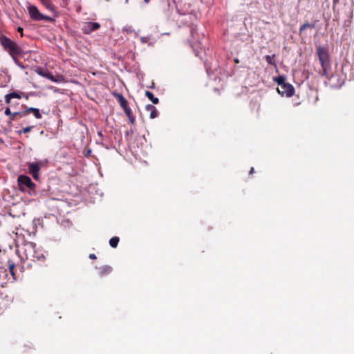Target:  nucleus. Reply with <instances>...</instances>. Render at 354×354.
<instances>
[{
	"label": "nucleus",
	"mask_w": 354,
	"mask_h": 354,
	"mask_svg": "<svg viewBox=\"0 0 354 354\" xmlns=\"http://www.w3.org/2000/svg\"><path fill=\"white\" fill-rule=\"evenodd\" d=\"M316 53L322 68V72L320 73L323 76H327L328 71L330 68V60L328 50L326 48L319 46L316 48Z\"/></svg>",
	"instance_id": "f257e3e1"
},
{
	"label": "nucleus",
	"mask_w": 354,
	"mask_h": 354,
	"mask_svg": "<svg viewBox=\"0 0 354 354\" xmlns=\"http://www.w3.org/2000/svg\"><path fill=\"white\" fill-rule=\"evenodd\" d=\"M0 44L12 57L22 53V49L15 41L3 35L0 36Z\"/></svg>",
	"instance_id": "f03ea898"
},
{
	"label": "nucleus",
	"mask_w": 354,
	"mask_h": 354,
	"mask_svg": "<svg viewBox=\"0 0 354 354\" xmlns=\"http://www.w3.org/2000/svg\"><path fill=\"white\" fill-rule=\"evenodd\" d=\"M23 95L17 91H12L4 96L5 103L8 105L6 108H9L10 111L21 110L26 107L23 104H20L17 100H20L21 96Z\"/></svg>",
	"instance_id": "7ed1b4c3"
},
{
	"label": "nucleus",
	"mask_w": 354,
	"mask_h": 354,
	"mask_svg": "<svg viewBox=\"0 0 354 354\" xmlns=\"http://www.w3.org/2000/svg\"><path fill=\"white\" fill-rule=\"evenodd\" d=\"M19 189L24 192H30L35 190V184L30 178L26 175H20L17 178Z\"/></svg>",
	"instance_id": "20e7f679"
},
{
	"label": "nucleus",
	"mask_w": 354,
	"mask_h": 354,
	"mask_svg": "<svg viewBox=\"0 0 354 354\" xmlns=\"http://www.w3.org/2000/svg\"><path fill=\"white\" fill-rule=\"evenodd\" d=\"M27 10L28 12V14L30 15V17L33 21H49V22H53L55 21V19L50 17L46 16L41 13L38 8L34 6V5H29L27 7Z\"/></svg>",
	"instance_id": "39448f33"
},
{
	"label": "nucleus",
	"mask_w": 354,
	"mask_h": 354,
	"mask_svg": "<svg viewBox=\"0 0 354 354\" xmlns=\"http://www.w3.org/2000/svg\"><path fill=\"white\" fill-rule=\"evenodd\" d=\"M36 246V244L33 242L26 241L24 243L23 251L27 259L35 261Z\"/></svg>",
	"instance_id": "423d86ee"
},
{
	"label": "nucleus",
	"mask_w": 354,
	"mask_h": 354,
	"mask_svg": "<svg viewBox=\"0 0 354 354\" xmlns=\"http://www.w3.org/2000/svg\"><path fill=\"white\" fill-rule=\"evenodd\" d=\"M35 72L40 76L41 77H46L50 80H51L52 82H57V83H59V82H61L63 81L64 78H63V76L62 75H58L57 76H53V74L49 72L48 70L44 68H41V67H38L36 70H35Z\"/></svg>",
	"instance_id": "0eeeda50"
},
{
	"label": "nucleus",
	"mask_w": 354,
	"mask_h": 354,
	"mask_svg": "<svg viewBox=\"0 0 354 354\" xmlns=\"http://www.w3.org/2000/svg\"><path fill=\"white\" fill-rule=\"evenodd\" d=\"M100 23L88 21L82 24L81 30L84 34L90 35L91 32L100 29Z\"/></svg>",
	"instance_id": "6e6552de"
},
{
	"label": "nucleus",
	"mask_w": 354,
	"mask_h": 354,
	"mask_svg": "<svg viewBox=\"0 0 354 354\" xmlns=\"http://www.w3.org/2000/svg\"><path fill=\"white\" fill-rule=\"evenodd\" d=\"M278 93L282 96L292 97L295 93V88L289 83L286 82L277 88Z\"/></svg>",
	"instance_id": "1a4fd4ad"
},
{
	"label": "nucleus",
	"mask_w": 354,
	"mask_h": 354,
	"mask_svg": "<svg viewBox=\"0 0 354 354\" xmlns=\"http://www.w3.org/2000/svg\"><path fill=\"white\" fill-rule=\"evenodd\" d=\"M4 114L9 117L10 121H15L17 120L18 117L23 118L25 116L24 111L13 110V111H12L9 110V108H6Z\"/></svg>",
	"instance_id": "9d476101"
},
{
	"label": "nucleus",
	"mask_w": 354,
	"mask_h": 354,
	"mask_svg": "<svg viewBox=\"0 0 354 354\" xmlns=\"http://www.w3.org/2000/svg\"><path fill=\"white\" fill-rule=\"evenodd\" d=\"M29 173L32 175L34 179H39V172L40 170V164L39 162H30L28 163Z\"/></svg>",
	"instance_id": "9b49d317"
},
{
	"label": "nucleus",
	"mask_w": 354,
	"mask_h": 354,
	"mask_svg": "<svg viewBox=\"0 0 354 354\" xmlns=\"http://www.w3.org/2000/svg\"><path fill=\"white\" fill-rule=\"evenodd\" d=\"M113 96L118 100L123 111L129 107L128 105L127 100L124 97V96L122 94L114 93Z\"/></svg>",
	"instance_id": "f8f14e48"
},
{
	"label": "nucleus",
	"mask_w": 354,
	"mask_h": 354,
	"mask_svg": "<svg viewBox=\"0 0 354 354\" xmlns=\"http://www.w3.org/2000/svg\"><path fill=\"white\" fill-rule=\"evenodd\" d=\"M29 113H32L37 119H41L42 115L39 112V110L37 108L29 107L24 110L25 116Z\"/></svg>",
	"instance_id": "ddd939ff"
},
{
	"label": "nucleus",
	"mask_w": 354,
	"mask_h": 354,
	"mask_svg": "<svg viewBox=\"0 0 354 354\" xmlns=\"http://www.w3.org/2000/svg\"><path fill=\"white\" fill-rule=\"evenodd\" d=\"M99 270L98 275L100 277H104L109 274L112 272V268L110 266H103L97 268Z\"/></svg>",
	"instance_id": "4468645a"
},
{
	"label": "nucleus",
	"mask_w": 354,
	"mask_h": 354,
	"mask_svg": "<svg viewBox=\"0 0 354 354\" xmlns=\"http://www.w3.org/2000/svg\"><path fill=\"white\" fill-rule=\"evenodd\" d=\"M145 109L147 111L150 112V115H149L150 118L153 119L157 117L158 111H157L156 108L153 105L147 104L145 106Z\"/></svg>",
	"instance_id": "2eb2a0df"
},
{
	"label": "nucleus",
	"mask_w": 354,
	"mask_h": 354,
	"mask_svg": "<svg viewBox=\"0 0 354 354\" xmlns=\"http://www.w3.org/2000/svg\"><path fill=\"white\" fill-rule=\"evenodd\" d=\"M124 112L125 113V115H127V117L128 118L129 122H131V124H135V122H136V118L133 114V112L131 111V109H130V107L127 108V109L124 110Z\"/></svg>",
	"instance_id": "dca6fc26"
},
{
	"label": "nucleus",
	"mask_w": 354,
	"mask_h": 354,
	"mask_svg": "<svg viewBox=\"0 0 354 354\" xmlns=\"http://www.w3.org/2000/svg\"><path fill=\"white\" fill-rule=\"evenodd\" d=\"M41 3L49 10L53 12H56L55 7L52 3L50 0H40Z\"/></svg>",
	"instance_id": "f3484780"
},
{
	"label": "nucleus",
	"mask_w": 354,
	"mask_h": 354,
	"mask_svg": "<svg viewBox=\"0 0 354 354\" xmlns=\"http://www.w3.org/2000/svg\"><path fill=\"white\" fill-rule=\"evenodd\" d=\"M35 253V261H44L45 260V256L42 250L37 249Z\"/></svg>",
	"instance_id": "a211bd4d"
},
{
	"label": "nucleus",
	"mask_w": 354,
	"mask_h": 354,
	"mask_svg": "<svg viewBox=\"0 0 354 354\" xmlns=\"http://www.w3.org/2000/svg\"><path fill=\"white\" fill-rule=\"evenodd\" d=\"M275 55H266L264 57L266 61L270 65L274 66V67L277 66L276 61L274 59Z\"/></svg>",
	"instance_id": "6ab92c4d"
},
{
	"label": "nucleus",
	"mask_w": 354,
	"mask_h": 354,
	"mask_svg": "<svg viewBox=\"0 0 354 354\" xmlns=\"http://www.w3.org/2000/svg\"><path fill=\"white\" fill-rule=\"evenodd\" d=\"M145 95L155 104H158L159 100L158 97H154L153 94L149 91H146Z\"/></svg>",
	"instance_id": "aec40b11"
},
{
	"label": "nucleus",
	"mask_w": 354,
	"mask_h": 354,
	"mask_svg": "<svg viewBox=\"0 0 354 354\" xmlns=\"http://www.w3.org/2000/svg\"><path fill=\"white\" fill-rule=\"evenodd\" d=\"M286 77L283 75H279L274 78V81L278 84L279 87L286 83Z\"/></svg>",
	"instance_id": "412c9836"
},
{
	"label": "nucleus",
	"mask_w": 354,
	"mask_h": 354,
	"mask_svg": "<svg viewBox=\"0 0 354 354\" xmlns=\"http://www.w3.org/2000/svg\"><path fill=\"white\" fill-rule=\"evenodd\" d=\"M119 241V237L113 236L109 240V244L112 248H115L118 245Z\"/></svg>",
	"instance_id": "4be33fe9"
},
{
	"label": "nucleus",
	"mask_w": 354,
	"mask_h": 354,
	"mask_svg": "<svg viewBox=\"0 0 354 354\" xmlns=\"http://www.w3.org/2000/svg\"><path fill=\"white\" fill-rule=\"evenodd\" d=\"M315 26L313 24H309L308 22H306L303 25H301L299 28V34H301L306 28H313Z\"/></svg>",
	"instance_id": "5701e85b"
},
{
	"label": "nucleus",
	"mask_w": 354,
	"mask_h": 354,
	"mask_svg": "<svg viewBox=\"0 0 354 354\" xmlns=\"http://www.w3.org/2000/svg\"><path fill=\"white\" fill-rule=\"evenodd\" d=\"M8 269H9V272H10V273L12 276H14V275H15V272H14V270H15V263H14L13 262H12V261H9L8 262Z\"/></svg>",
	"instance_id": "b1692460"
},
{
	"label": "nucleus",
	"mask_w": 354,
	"mask_h": 354,
	"mask_svg": "<svg viewBox=\"0 0 354 354\" xmlns=\"http://www.w3.org/2000/svg\"><path fill=\"white\" fill-rule=\"evenodd\" d=\"M32 128H33V127H31V126L24 127L21 130L18 131L17 133L19 134L26 133L30 132L32 129Z\"/></svg>",
	"instance_id": "393cba45"
},
{
	"label": "nucleus",
	"mask_w": 354,
	"mask_h": 354,
	"mask_svg": "<svg viewBox=\"0 0 354 354\" xmlns=\"http://www.w3.org/2000/svg\"><path fill=\"white\" fill-rule=\"evenodd\" d=\"M123 31L127 34H131L133 32V29L131 26H126L123 28Z\"/></svg>",
	"instance_id": "a878e982"
},
{
	"label": "nucleus",
	"mask_w": 354,
	"mask_h": 354,
	"mask_svg": "<svg viewBox=\"0 0 354 354\" xmlns=\"http://www.w3.org/2000/svg\"><path fill=\"white\" fill-rule=\"evenodd\" d=\"M17 91L18 93H22V94H23V95H21V99L22 97L26 98V100H28V95L26 93L23 92V91Z\"/></svg>",
	"instance_id": "bb28decb"
},
{
	"label": "nucleus",
	"mask_w": 354,
	"mask_h": 354,
	"mask_svg": "<svg viewBox=\"0 0 354 354\" xmlns=\"http://www.w3.org/2000/svg\"><path fill=\"white\" fill-rule=\"evenodd\" d=\"M140 41L143 44L147 43L148 41V38L146 37H140Z\"/></svg>",
	"instance_id": "cd10ccee"
},
{
	"label": "nucleus",
	"mask_w": 354,
	"mask_h": 354,
	"mask_svg": "<svg viewBox=\"0 0 354 354\" xmlns=\"http://www.w3.org/2000/svg\"><path fill=\"white\" fill-rule=\"evenodd\" d=\"M89 258L91 259H97V257L95 254H89Z\"/></svg>",
	"instance_id": "c85d7f7f"
},
{
	"label": "nucleus",
	"mask_w": 354,
	"mask_h": 354,
	"mask_svg": "<svg viewBox=\"0 0 354 354\" xmlns=\"http://www.w3.org/2000/svg\"><path fill=\"white\" fill-rule=\"evenodd\" d=\"M17 31L21 33V36H23V28L21 27H18Z\"/></svg>",
	"instance_id": "c756f323"
},
{
	"label": "nucleus",
	"mask_w": 354,
	"mask_h": 354,
	"mask_svg": "<svg viewBox=\"0 0 354 354\" xmlns=\"http://www.w3.org/2000/svg\"><path fill=\"white\" fill-rule=\"evenodd\" d=\"M254 172V169L253 167H252L249 171V174L251 175Z\"/></svg>",
	"instance_id": "7c9ffc66"
},
{
	"label": "nucleus",
	"mask_w": 354,
	"mask_h": 354,
	"mask_svg": "<svg viewBox=\"0 0 354 354\" xmlns=\"http://www.w3.org/2000/svg\"><path fill=\"white\" fill-rule=\"evenodd\" d=\"M339 0H333V5H336L337 3H338Z\"/></svg>",
	"instance_id": "2f4dec72"
},
{
	"label": "nucleus",
	"mask_w": 354,
	"mask_h": 354,
	"mask_svg": "<svg viewBox=\"0 0 354 354\" xmlns=\"http://www.w3.org/2000/svg\"><path fill=\"white\" fill-rule=\"evenodd\" d=\"M98 135H99L100 136H102V132H101V131H99V132H98Z\"/></svg>",
	"instance_id": "473e14b6"
},
{
	"label": "nucleus",
	"mask_w": 354,
	"mask_h": 354,
	"mask_svg": "<svg viewBox=\"0 0 354 354\" xmlns=\"http://www.w3.org/2000/svg\"><path fill=\"white\" fill-rule=\"evenodd\" d=\"M3 140L1 138H0V144H3Z\"/></svg>",
	"instance_id": "72a5a7b5"
},
{
	"label": "nucleus",
	"mask_w": 354,
	"mask_h": 354,
	"mask_svg": "<svg viewBox=\"0 0 354 354\" xmlns=\"http://www.w3.org/2000/svg\"><path fill=\"white\" fill-rule=\"evenodd\" d=\"M146 3H149L150 0H144Z\"/></svg>",
	"instance_id": "f704fd0d"
},
{
	"label": "nucleus",
	"mask_w": 354,
	"mask_h": 354,
	"mask_svg": "<svg viewBox=\"0 0 354 354\" xmlns=\"http://www.w3.org/2000/svg\"><path fill=\"white\" fill-rule=\"evenodd\" d=\"M234 61H235V62H236V63H238V62H239V60H238V59H235V60H234Z\"/></svg>",
	"instance_id": "c9c22d12"
}]
</instances>
